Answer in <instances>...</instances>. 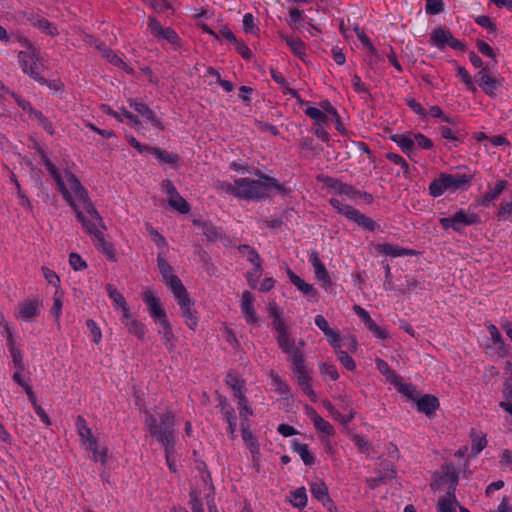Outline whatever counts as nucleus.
Masks as SVG:
<instances>
[{"label":"nucleus","instance_id":"24","mask_svg":"<svg viewBox=\"0 0 512 512\" xmlns=\"http://www.w3.org/2000/svg\"><path fill=\"white\" fill-rule=\"evenodd\" d=\"M158 324L161 326V329L158 330V334L161 336L163 344L169 352H173L176 348L177 339L173 333L169 320L162 319Z\"/></svg>","mask_w":512,"mask_h":512},{"label":"nucleus","instance_id":"6","mask_svg":"<svg viewBox=\"0 0 512 512\" xmlns=\"http://www.w3.org/2000/svg\"><path fill=\"white\" fill-rule=\"evenodd\" d=\"M18 61L22 71L38 83H46L42 75L45 66L40 58V51L31 43H28L27 50L20 51Z\"/></svg>","mask_w":512,"mask_h":512},{"label":"nucleus","instance_id":"62","mask_svg":"<svg viewBox=\"0 0 512 512\" xmlns=\"http://www.w3.org/2000/svg\"><path fill=\"white\" fill-rule=\"evenodd\" d=\"M86 325L92 335L93 342L99 344L102 339V333L97 323L93 319H88Z\"/></svg>","mask_w":512,"mask_h":512},{"label":"nucleus","instance_id":"59","mask_svg":"<svg viewBox=\"0 0 512 512\" xmlns=\"http://www.w3.org/2000/svg\"><path fill=\"white\" fill-rule=\"evenodd\" d=\"M399 392L405 395L407 398L416 402L420 397L416 387L412 384H400Z\"/></svg>","mask_w":512,"mask_h":512},{"label":"nucleus","instance_id":"58","mask_svg":"<svg viewBox=\"0 0 512 512\" xmlns=\"http://www.w3.org/2000/svg\"><path fill=\"white\" fill-rule=\"evenodd\" d=\"M457 74L459 77H461L462 81L465 83V85L467 86V89L469 91H471L473 93L477 91V88H476L474 82L472 81L470 74L464 67L458 66Z\"/></svg>","mask_w":512,"mask_h":512},{"label":"nucleus","instance_id":"48","mask_svg":"<svg viewBox=\"0 0 512 512\" xmlns=\"http://www.w3.org/2000/svg\"><path fill=\"white\" fill-rule=\"evenodd\" d=\"M169 205L173 209L179 211L182 214H187L190 211V205L182 196H180L179 193H178V196L169 198Z\"/></svg>","mask_w":512,"mask_h":512},{"label":"nucleus","instance_id":"37","mask_svg":"<svg viewBox=\"0 0 512 512\" xmlns=\"http://www.w3.org/2000/svg\"><path fill=\"white\" fill-rule=\"evenodd\" d=\"M452 33L448 29L442 27L435 28L430 35V42L439 49L448 46Z\"/></svg>","mask_w":512,"mask_h":512},{"label":"nucleus","instance_id":"1","mask_svg":"<svg viewBox=\"0 0 512 512\" xmlns=\"http://www.w3.org/2000/svg\"><path fill=\"white\" fill-rule=\"evenodd\" d=\"M273 327L277 332V344L281 351L288 356V361L292 364V372L297 378V383L302 391L315 402L317 397L311 385L310 370L305 364V354L296 346V340L288 333L285 321L282 316L273 318Z\"/></svg>","mask_w":512,"mask_h":512},{"label":"nucleus","instance_id":"47","mask_svg":"<svg viewBox=\"0 0 512 512\" xmlns=\"http://www.w3.org/2000/svg\"><path fill=\"white\" fill-rule=\"evenodd\" d=\"M30 116L35 118L48 134H55L53 123L41 111L35 109Z\"/></svg>","mask_w":512,"mask_h":512},{"label":"nucleus","instance_id":"46","mask_svg":"<svg viewBox=\"0 0 512 512\" xmlns=\"http://www.w3.org/2000/svg\"><path fill=\"white\" fill-rule=\"evenodd\" d=\"M175 446H176V443L169 444L167 446H162V448L164 449V452H165V459H166L167 466H168L170 472H172V473L177 472Z\"/></svg>","mask_w":512,"mask_h":512},{"label":"nucleus","instance_id":"18","mask_svg":"<svg viewBox=\"0 0 512 512\" xmlns=\"http://www.w3.org/2000/svg\"><path fill=\"white\" fill-rule=\"evenodd\" d=\"M415 403L418 412L425 414L429 419L435 417L436 411L440 407L439 399L431 394L420 396Z\"/></svg>","mask_w":512,"mask_h":512},{"label":"nucleus","instance_id":"43","mask_svg":"<svg viewBox=\"0 0 512 512\" xmlns=\"http://www.w3.org/2000/svg\"><path fill=\"white\" fill-rule=\"evenodd\" d=\"M455 505H459V502L456 498V493H454V496L449 495L446 493L444 496L439 498L437 503V511L438 512H455L456 508Z\"/></svg>","mask_w":512,"mask_h":512},{"label":"nucleus","instance_id":"25","mask_svg":"<svg viewBox=\"0 0 512 512\" xmlns=\"http://www.w3.org/2000/svg\"><path fill=\"white\" fill-rule=\"evenodd\" d=\"M147 153L152 154L158 160L159 163L168 164L172 168H176L180 160L177 154L171 153L159 147L150 146Z\"/></svg>","mask_w":512,"mask_h":512},{"label":"nucleus","instance_id":"20","mask_svg":"<svg viewBox=\"0 0 512 512\" xmlns=\"http://www.w3.org/2000/svg\"><path fill=\"white\" fill-rule=\"evenodd\" d=\"M75 425L81 440L84 443H89L90 450H92L94 455H96L98 443L96 438L93 436L92 430L88 427L86 419L82 415H78Z\"/></svg>","mask_w":512,"mask_h":512},{"label":"nucleus","instance_id":"36","mask_svg":"<svg viewBox=\"0 0 512 512\" xmlns=\"http://www.w3.org/2000/svg\"><path fill=\"white\" fill-rule=\"evenodd\" d=\"M506 186H507L506 180L498 181L493 188L489 187V190L483 195V197L481 199L478 200V203L481 206H485V207L489 206V204L493 200L497 199L502 194V192L504 191Z\"/></svg>","mask_w":512,"mask_h":512},{"label":"nucleus","instance_id":"30","mask_svg":"<svg viewBox=\"0 0 512 512\" xmlns=\"http://www.w3.org/2000/svg\"><path fill=\"white\" fill-rule=\"evenodd\" d=\"M121 322L125 325L130 334L136 336L139 340L144 339L145 326L139 320L132 318L130 311L128 312L127 317L122 315Z\"/></svg>","mask_w":512,"mask_h":512},{"label":"nucleus","instance_id":"53","mask_svg":"<svg viewBox=\"0 0 512 512\" xmlns=\"http://www.w3.org/2000/svg\"><path fill=\"white\" fill-rule=\"evenodd\" d=\"M425 11L429 15H437L444 11L443 0H426Z\"/></svg>","mask_w":512,"mask_h":512},{"label":"nucleus","instance_id":"11","mask_svg":"<svg viewBox=\"0 0 512 512\" xmlns=\"http://www.w3.org/2000/svg\"><path fill=\"white\" fill-rule=\"evenodd\" d=\"M177 304L180 307L182 316L184 317L185 324L189 329L195 330L198 325L197 312L193 309V302L186 290L183 289L181 292L174 294Z\"/></svg>","mask_w":512,"mask_h":512},{"label":"nucleus","instance_id":"4","mask_svg":"<svg viewBox=\"0 0 512 512\" xmlns=\"http://www.w3.org/2000/svg\"><path fill=\"white\" fill-rule=\"evenodd\" d=\"M260 179L254 180L250 178H237L234 183L241 187V199L244 200H261L270 195L272 190H276L281 194L290 193V189L271 176L263 173L258 174Z\"/></svg>","mask_w":512,"mask_h":512},{"label":"nucleus","instance_id":"28","mask_svg":"<svg viewBox=\"0 0 512 512\" xmlns=\"http://www.w3.org/2000/svg\"><path fill=\"white\" fill-rule=\"evenodd\" d=\"M98 49L102 52V56L110 63L112 64L113 66L115 67H119V68H122L123 70H125L127 73L129 74H133L134 73V70L133 68L129 67L123 60L122 58L117 54L115 53L112 49L104 46V45H99L98 46Z\"/></svg>","mask_w":512,"mask_h":512},{"label":"nucleus","instance_id":"52","mask_svg":"<svg viewBox=\"0 0 512 512\" xmlns=\"http://www.w3.org/2000/svg\"><path fill=\"white\" fill-rule=\"evenodd\" d=\"M316 179L318 182L323 183L326 187L335 190L337 193L343 183L341 180H339L337 178H334V177H331L328 175H324V174L317 175Z\"/></svg>","mask_w":512,"mask_h":512},{"label":"nucleus","instance_id":"64","mask_svg":"<svg viewBox=\"0 0 512 512\" xmlns=\"http://www.w3.org/2000/svg\"><path fill=\"white\" fill-rule=\"evenodd\" d=\"M329 344L337 351L341 348L342 339L340 333L336 330L331 329L327 334H325Z\"/></svg>","mask_w":512,"mask_h":512},{"label":"nucleus","instance_id":"5","mask_svg":"<svg viewBox=\"0 0 512 512\" xmlns=\"http://www.w3.org/2000/svg\"><path fill=\"white\" fill-rule=\"evenodd\" d=\"M473 179L472 175H452L448 173H440L438 178H435L429 184V194L433 198L440 197L446 191H457L464 187H469Z\"/></svg>","mask_w":512,"mask_h":512},{"label":"nucleus","instance_id":"60","mask_svg":"<svg viewBox=\"0 0 512 512\" xmlns=\"http://www.w3.org/2000/svg\"><path fill=\"white\" fill-rule=\"evenodd\" d=\"M320 372L324 376H328L332 381H336L339 378V373L336 366L330 363H322L319 366Z\"/></svg>","mask_w":512,"mask_h":512},{"label":"nucleus","instance_id":"12","mask_svg":"<svg viewBox=\"0 0 512 512\" xmlns=\"http://www.w3.org/2000/svg\"><path fill=\"white\" fill-rule=\"evenodd\" d=\"M157 266L162 275L163 282L171 289L173 295L185 289L180 278L173 274V268L168 263L163 253H159L157 256Z\"/></svg>","mask_w":512,"mask_h":512},{"label":"nucleus","instance_id":"2","mask_svg":"<svg viewBox=\"0 0 512 512\" xmlns=\"http://www.w3.org/2000/svg\"><path fill=\"white\" fill-rule=\"evenodd\" d=\"M65 178L70 186V189L74 192L75 196L83 209L90 216L88 219L83 212L79 209V205L75 202V206H72L76 212L78 220L81 222L85 231L96 238L97 234H102V230L98 228L100 226L103 230H106L103 218L100 216L93 203L91 202L88 192L85 187L81 184L78 177L71 171L65 170Z\"/></svg>","mask_w":512,"mask_h":512},{"label":"nucleus","instance_id":"7","mask_svg":"<svg viewBox=\"0 0 512 512\" xmlns=\"http://www.w3.org/2000/svg\"><path fill=\"white\" fill-rule=\"evenodd\" d=\"M458 484L459 475L456 467L453 464H444L441 467V472H435L433 474V481L430 487L434 492L446 490V493L454 496Z\"/></svg>","mask_w":512,"mask_h":512},{"label":"nucleus","instance_id":"9","mask_svg":"<svg viewBox=\"0 0 512 512\" xmlns=\"http://www.w3.org/2000/svg\"><path fill=\"white\" fill-rule=\"evenodd\" d=\"M330 205L341 215L345 216L348 220L355 222L358 226L368 231H375L379 228L377 222H375L372 218L366 216L361 213L358 209L341 203L340 200L336 198H331L329 200Z\"/></svg>","mask_w":512,"mask_h":512},{"label":"nucleus","instance_id":"22","mask_svg":"<svg viewBox=\"0 0 512 512\" xmlns=\"http://www.w3.org/2000/svg\"><path fill=\"white\" fill-rule=\"evenodd\" d=\"M253 295L249 291H244L241 298V311L248 324L258 325V317L253 307Z\"/></svg>","mask_w":512,"mask_h":512},{"label":"nucleus","instance_id":"63","mask_svg":"<svg viewBox=\"0 0 512 512\" xmlns=\"http://www.w3.org/2000/svg\"><path fill=\"white\" fill-rule=\"evenodd\" d=\"M352 441L361 453H367L371 448V445L363 435L354 434L352 436Z\"/></svg>","mask_w":512,"mask_h":512},{"label":"nucleus","instance_id":"38","mask_svg":"<svg viewBox=\"0 0 512 512\" xmlns=\"http://www.w3.org/2000/svg\"><path fill=\"white\" fill-rule=\"evenodd\" d=\"M40 313L39 303L36 300H31L20 304L19 315L23 320L31 321Z\"/></svg>","mask_w":512,"mask_h":512},{"label":"nucleus","instance_id":"39","mask_svg":"<svg viewBox=\"0 0 512 512\" xmlns=\"http://www.w3.org/2000/svg\"><path fill=\"white\" fill-rule=\"evenodd\" d=\"M390 139L396 143L400 147L401 151L407 156H410L413 152L414 140L411 138L410 134H394L390 136Z\"/></svg>","mask_w":512,"mask_h":512},{"label":"nucleus","instance_id":"8","mask_svg":"<svg viewBox=\"0 0 512 512\" xmlns=\"http://www.w3.org/2000/svg\"><path fill=\"white\" fill-rule=\"evenodd\" d=\"M330 205L341 215L345 216L348 220L355 222L358 226L368 231H375L379 228L377 222H375L372 218L366 216L361 213L358 209L341 203L340 200L336 198H331L329 200Z\"/></svg>","mask_w":512,"mask_h":512},{"label":"nucleus","instance_id":"19","mask_svg":"<svg viewBox=\"0 0 512 512\" xmlns=\"http://www.w3.org/2000/svg\"><path fill=\"white\" fill-rule=\"evenodd\" d=\"M129 105L133 108L137 113L143 116L146 120L150 121V123L156 127L157 129L163 131L165 129L162 121L156 117L154 111L148 107L143 102H140L136 99H130Z\"/></svg>","mask_w":512,"mask_h":512},{"label":"nucleus","instance_id":"31","mask_svg":"<svg viewBox=\"0 0 512 512\" xmlns=\"http://www.w3.org/2000/svg\"><path fill=\"white\" fill-rule=\"evenodd\" d=\"M287 275L293 285L297 287L299 291H301L306 296L315 298L317 296L316 289L311 285L306 283L300 276L295 274L289 267L287 268Z\"/></svg>","mask_w":512,"mask_h":512},{"label":"nucleus","instance_id":"34","mask_svg":"<svg viewBox=\"0 0 512 512\" xmlns=\"http://www.w3.org/2000/svg\"><path fill=\"white\" fill-rule=\"evenodd\" d=\"M308 416L310 417V419L312 420L313 424H314V427L328 435V436H332L335 434V430H334V427L328 422L326 421L325 419H323L317 412L314 408H310L309 411H308Z\"/></svg>","mask_w":512,"mask_h":512},{"label":"nucleus","instance_id":"23","mask_svg":"<svg viewBox=\"0 0 512 512\" xmlns=\"http://www.w3.org/2000/svg\"><path fill=\"white\" fill-rule=\"evenodd\" d=\"M193 225L200 227L202 229L203 235L209 242H217L218 240H221L223 237L221 230L210 221L194 219Z\"/></svg>","mask_w":512,"mask_h":512},{"label":"nucleus","instance_id":"41","mask_svg":"<svg viewBox=\"0 0 512 512\" xmlns=\"http://www.w3.org/2000/svg\"><path fill=\"white\" fill-rule=\"evenodd\" d=\"M470 438L471 451L474 455L479 454L487 446L486 435L479 433L475 428H471Z\"/></svg>","mask_w":512,"mask_h":512},{"label":"nucleus","instance_id":"57","mask_svg":"<svg viewBox=\"0 0 512 512\" xmlns=\"http://www.w3.org/2000/svg\"><path fill=\"white\" fill-rule=\"evenodd\" d=\"M69 264L75 271H81L87 268V263L83 258L76 252H72L69 255Z\"/></svg>","mask_w":512,"mask_h":512},{"label":"nucleus","instance_id":"3","mask_svg":"<svg viewBox=\"0 0 512 512\" xmlns=\"http://www.w3.org/2000/svg\"><path fill=\"white\" fill-rule=\"evenodd\" d=\"M144 426L150 436L160 445L176 443V416L170 409L162 412L145 410Z\"/></svg>","mask_w":512,"mask_h":512},{"label":"nucleus","instance_id":"32","mask_svg":"<svg viewBox=\"0 0 512 512\" xmlns=\"http://www.w3.org/2000/svg\"><path fill=\"white\" fill-rule=\"evenodd\" d=\"M241 432H242V438L245 443V445L248 447L250 452L252 453L253 457L259 455V443L258 440L254 437L253 433L250 430L249 423H246L245 421H241Z\"/></svg>","mask_w":512,"mask_h":512},{"label":"nucleus","instance_id":"61","mask_svg":"<svg viewBox=\"0 0 512 512\" xmlns=\"http://www.w3.org/2000/svg\"><path fill=\"white\" fill-rule=\"evenodd\" d=\"M35 26L51 36H55L58 33L56 27L46 18L38 19Z\"/></svg>","mask_w":512,"mask_h":512},{"label":"nucleus","instance_id":"56","mask_svg":"<svg viewBox=\"0 0 512 512\" xmlns=\"http://www.w3.org/2000/svg\"><path fill=\"white\" fill-rule=\"evenodd\" d=\"M218 188L229 195L241 199V187L236 184L233 185L230 182L222 181L219 182Z\"/></svg>","mask_w":512,"mask_h":512},{"label":"nucleus","instance_id":"51","mask_svg":"<svg viewBox=\"0 0 512 512\" xmlns=\"http://www.w3.org/2000/svg\"><path fill=\"white\" fill-rule=\"evenodd\" d=\"M440 134L444 139H448L455 142H462L464 134L460 130H452L449 127L441 126L439 128Z\"/></svg>","mask_w":512,"mask_h":512},{"label":"nucleus","instance_id":"15","mask_svg":"<svg viewBox=\"0 0 512 512\" xmlns=\"http://www.w3.org/2000/svg\"><path fill=\"white\" fill-rule=\"evenodd\" d=\"M143 302L147 306L150 317L156 324L161 322L162 319H168L160 299L151 290H146L143 293Z\"/></svg>","mask_w":512,"mask_h":512},{"label":"nucleus","instance_id":"17","mask_svg":"<svg viewBox=\"0 0 512 512\" xmlns=\"http://www.w3.org/2000/svg\"><path fill=\"white\" fill-rule=\"evenodd\" d=\"M44 166L46 167L47 171L50 173V175L53 177L58 191L62 194L63 198L71 205L75 206V200L73 199L70 191L68 190L65 182L63 181V178L56 168V166L51 162L50 159H44L43 162Z\"/></svg>","mask_w":512,"mask_h":512},{"label":"nucleus","instance_id":"26","mask_svg":"<svg viewBox=\"0 0 512 512\" xmlns=\"http://www.w3.org/2000/svg\"><path fill=\"white\" fill-rule=\"evenodd\" d=\"M94 246L99 250L110 262H116V250L111 242L105 240L104 234H97L93 239Z\"/></svg>","mask_w":512,"mask_h":512},{"label":"nucleus","instance_id":"14","mask_svg":"<svg viewBox=\"0 0 512 512\" xmlns=\"http://www.w3.org/2000/svg\"><path fill=\"white\" fill-rule=\"evenodd\" d=\"M148 28L155 38L165 39L169 43L180 47V37L177 32L171 27H162L156 17H149Z\"/></svg>","mask_w":512,"mask_h":512},{"label":"nucleus","instance_id":"44","mask_svg":"<svg viewBox=\"0 0 512 512\" xmlns=\"http://www.w3.org/2000/svg\"><path fill=\"white\" fill-rule=\"evenodd\" d=\"M289 501L294 507L298 509L304 508L307 504V494L305 487H299L292 491L290 493Z\"/></svg>","mask_w":512,"mask_h":512},{"label":"nucleus","instance_id":"40","mask_svg":"<svg viewBox=\"0 0 512 512\" xmlns=\"http://www.w3.org/2000/svg\"><path fill=\"white\" fill-rule=\"evenodd\" d=\"M225 383L232 389L234 397L239 393H245V380L232 370L227 373Z\"/></svg>","mask_w":512,"mask_h":512},{"label":"nucleus","instance_id":"33","mask_svg":"<svg viewBox=\"0 0 512 512\" xmlns=\"http://www.w3.org/2000/svg\"><path fill=\"white\" fill-rule=\"evenodd\" d=\"M280 37L289 46L291 52L295 56L299 57L302 61H304V58L306 57L305 43L299 37H295V36H288L285 34H280Z\"/></svg>","mask_w":512,"mask_h":512},{"label":"nucleus","instance_id":"10","mask_svg":"<svg viewBox=\"0 0 512 512\" xmlns=\"http://www.w3.org/2000/svg\"><path fill=\"white\" fill-rule=\"evenodd\" d=\"M439 223L444 230L453 229L455 232H461L463 226L479 225L482 220L477 213L459 209L450 217L440 218Z\"/></svg>","mask_w":512,"mask_h":512},{"label":"nucleus","instance_id":"29","mask_svg":"<svg viewBox=\"0 0 512 512\" xmlns=\"http://www.w3.org/2000/svg\"><path fill=\"white\" fill-rule=\"evenodd\" d=\"M238 250L242 254H246L247 260L254 265V271L256 278H259L262 273L261 258L255 248L248 244H241L238 246Z\"/></svg>","mask_w":512,"mask_h":512},{"label":"nucleus","instance_id":"27","mask_svg":"<svg viewBox=\"0 0 512 512\" xmlns=\"http://www.w3.org/2000/svg\"><path fill=\"white\" fill-rule=\"evenodd\" d=\"M310 491L314 498L318 501L322 502L325 507L331 511V507L333 506V501L328 494V487L323 481L313 482L310 484Z\"/></svg>","mask_w":512,"mask_h":512},{"label":"nucleus","instance_id":"55","mask_svg":"<svg viewBox=\"0 0 512 512\" xmlns=\"http://www.w3.org/2000/svg\"><path fill=\"white\" fill-rule=\"evenodd\" d=\"M512 215V198L509 202H502L496 212V218L499 221L508 220Z\"/></svg>","mask_w":512,"mask_h":512},{"label":"nucleus","instance_id":"21","mask_svg":"<svg viewBox=\"0 0 512 512\" xmlns=\"http://www.w3.org/2000/svg\"><path fill=\"white\" fill-rule=\"evenodd\" d=\"M375 250L378 253L391 257L415 256L418 254V252L414 249L400 247L390 243L376 244Z\"/></svg>","mask_w":512,"mask_h":512},{"label":"nucleus","instance_id":"16","mask_svg":"<svg viewBox=\"0 0 512 512\" xmlns=\"http://www.w3.org/2000/svg\"><path fill=\"white\" fill-rule=\"evenodd\" d=\"M309 262L314 268L315 277L318 281L321 282L322 287L324 289H328L332 287L333 282L332 279L322 261L319 258V254L317 251H312L309 255Z\"/></svg>","mask_w":512,"mask_h":512},{"label":"nucleus","instance_id":"35","mask_svg":"<svg viewBox=\"0 0 512 512\" xmlns=\"http://www.w3.org/2000/svg\"><path fill=\"white\" fill-rule=\"evenodd\" d=\"M106 291L108 293L109 298L113 301L114 306L116 308H120L122 311V315H124V317H127L129 307L125 297L112 284L106 285Z\"/></svg>","mask_w":512,"mask_h":512},{"label":"nucleus","instance_id":"45","mask_svg":"<svg viewBox=\"0 0 512 512\" xmlns=\"http://www.w3.org/2000/svg\"><path fill=\"white\" fill-rule=\"evenodd\" d=\"M378 370L387 377V379L393 384H399L401 377L393 371L388 363L382 359L376 360Z\"/></svg>","mask_w":512,"mask_h":512},{"label":"nucleus","instance_id":"42","mask_svg":"<svg viewBox=\"0 0 512 512\" xmlns=\"http://www.w3.org/2000/svg\"><path fill=\"white\" fill-rule=\"evenodd\" d=\"M292 449L299 454L305 465L312 466L315 463V457L310 453L307 444L294 440L292 442Z\"/></svg>","mask_w":512,"mask_h":512},{"label":"nucleus","instance_id":"50","mask_svg":"<svg viewBox=\"0 0 512 512\" xmlns=\"http://www.w3.org/2000/svg\"><path fill=\"white\" fill-rule=\"evenodd\" d=\"M305 114L316 121L315 125H322L328 121V116L322 110L316 107H308L305 109Z\"/></svg>","mask_w":512,"mask_h":512},{"label":"nucleus","instance_id":"49","mask_svg":"<svg viewBox=\"0 0 512 512\" xmlns=\"http://www.w3.org/2000/svg\"><path fill=\"white\" fill-rule=\"evenodd\" d=\"M386 158L389 161H391L392 163L399 165L402 168L403 174L405 175V177H407V178L409 177L410 166H409L408 162L401 155L393 153V152H388L386 154Z\"/></svg>","mask_w":512,"mask_h":512},{"label":"nucleus","instance_id":"13","mask_svg":"<svg viewBox=\"0 0 512 512\" xmlns=\"http://www.w3.org/2000/svg\"><path fill=\"white\" fill-rule=\"evenodd\" d=\"M477 82L482 91L489 97L495 98L502 87V79L492 76L488 68H482L477 73Z\"/></svg>","mask_w":512,"mask_h":512},{"label":"nucleus","instance_id":"54","mask_svg":"<svg viewBox=\"0 0 512 512\" xmlns=\"http://www.w3.org/2000/svg\"><path fill=\"white\" fill-rule=\"evenodd\" d=\"M338 360L340 363L349 371H353L356 368L355 361L353 358L344 350H337L336 351Z\"/></svg>","mask_w":512,"mask_h":512}]
</instances>
